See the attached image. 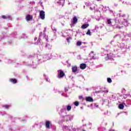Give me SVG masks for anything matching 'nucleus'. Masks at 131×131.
<instances>
[{"label": "nucleus", "mask_w": 131, "mask_h": 131, "mask_svg": "<svg viewBox=\"0 0 131 131\" xmlns=\"http://www.w3.org/2000/svg\"><path fill=\"white\" fill-rule=\"evenodd\" d=\"M58 78H62V77H64L65 76V73L62 70H59L58 71Z\"/></svg>", "instance_id": "f257e3e1"}, {"label": "nucleus", "mask_w": 131, "mask_h": 131, "mask_svg": "<svg viewBox=\"0 0 131 131\" xmlns=\"http://www.w3.org/2000/svg\"><path fill=\"white\" fill-rule=\"evenodd\" d=\"M39 16L41 20H45V18H46V13L43 10H41L40 11Z\"/></svg>", "instance_id": "f03ea898"}, {"label": "nucleus", "mask_w": 131, "mask_h": 131, "mask_svg": "<svg viewBox=\"0 0 131 131\" xmlns=\"http://www.w3.org/2000/svg\"><path fill=\"white\" fill-rule=\"evenodd\" d=\"M33 19V16L32 15H30L29 14H28L26 16V20L28 21H32V20Z\"/></svg>", "instance_id": "7ed1b4c3"}, {"label": "nucleus", "mask_w": 131, "mask_h": 131, "mask_svg": "<svg viewBox=\"0 0 131 131\" xmlns=\"http://www.w3.org/2000/svg\"><path fill=\"white\" fill-rule=\"evenodd\" d=\"M85 100L86 102H94V99H93V97H91L90 96L86 97L85 98Z\"/></svg>", "instance_id": "20e7f679"}, {"label": "nucleus", "mask_w": 131, "mask_h": 131, "mask_svg": "<svg viewBox=\"0 0 131 131\" xmlns=\"http://www.w3.org/2000/svg\"><path fill=\"white\" fill-rule=\"evenodd\" d=\"M80 69L83 70V69H85L86 68V64L85 63H81L80 66Z\"/></svg>", "instance_id": "39448f33"}, {"label": "nucleus", "mask_w": 131, "mask_h": 131, "mask_svg": "<svg viewBox=\"0 0 131 131\" xmlns=\"http://www.w3.org/2000/svg\"><path fill=\"white\" fill-rule=\"evenodd\" d=\"M77 67L76 66H74L73 67H72V72L73 73H75V72H76V71H77Z\"/></svg>", "instance_id": "423d86ee"}, {"label": "nucleus", "mask_w": 131, "mask_h": 131, "mask_svg": "<svg viewBox=\"0 0 131 131\" xmlns=\"http://www.w3.org/2000/svg\"><path fill=\"white\" fill-rule=\"evenodd\" d=\"M77 21H78V19H77V17L76 16H75L73 18L72 23L74 24H76V23H77Z\"/></svg>", "instance_id": "0eeeda50"}, {"label": "nucleus", "mask_w": 131, "mask_h": 131, "mask_svg": "<svg viewBox=\"0 0 131 131\" xmlns=\"http://www.w3.org/2000/svg\"><path fill=\"white\" fill-rule=\"evenodd\" d=\"M9 81H10V82H12V83H17V81L16 79L14 78V79H10Z\"/></svg>", "instance_id": "6e6552de"}, {"label": "nucleus", "mask_w": 131, "mask_h": 131, "mask_svg": "<svg viewBox=\"0 0 131 131\" xmlns=\"http://www.w3.org/2000/svg\"><path fill=\"white\" fill-rule=\"evenodd\" d=\"M89 26V24H83V25L81 26V28L82 29H85L86 28H88Z\"/></svg>", "instance_id": "1a4fd4ad"}, {"label": "nucleus", "mask_w": 131, "mask_h": 131, "mask_svg": "<svg viewBox=\"0 0 131 131\" xmlns=\"http://www.w3.org/2000/svg\"><path fill=\"white\" fill-rule=\"evenodd\" d=\"M50 124H51V122L49 121L46 122V128H50Z\"/></svg>", "instance_id": "9d476101"}, {"label": "nucleus", "mask_w": 131, "mask_h": 131, "mask_svg": "<svg viewBox=\"0 0 131 131\" xmlns=\"http://www.w3.org/2000/svg\"><path fill=\"white\" fill-rule=\"evenodd\" d=\"M46 48L47 50H51L52 49V46L50 44H46Z\"/></svg>", "instance_id": "9b49d317"}, {"label": "nucleus", "mask_w": 131, "mask_h": 131, "mask_svg": "<svg viewBox=\"0 0 131 131\" xmlns=\"http://www.w3.org/2000/svg\"><path fill=\"white\" fill-rule=\"evenodd\" d=\"M119 109H120L121 110H122L124 108V105H123L122 104H120L118 106Z\"/></svg>", "instance_id": "f8f14e48"}, {"label": "nucleus", "mask_w": 131, "mask_h": 131, "mask_svg": "<svg viewBox=\"0 0 131 131\" xmlns=\"http://www.w3.org/2000/svg\"><path fill=\"white\" fill-rule=\"evenodd\" d=\"M72 108V107H71V105H68V106H67V110L68 111H70V110H71Z\"/></svg>", "instance_id": "ddd939ff"}, {"label": "nucleus", "mask_w": 131, "mask_h": 131, "mask_svg": "<svg viewBox=\"0 0 131 131\" xmlns=\"http://www.w3.org/2000/svg\"><path fill=\"white\" fill-rule=\"evenodd\" d=\"M72 39V38L71 37H70L69 38H67V42L69 43H70V40Z\"/></svg>", "instance_id": "4468645a"}, {"label": "nucleus", "mask_w": 131, "mask_h": 131, "mask_svg": "<svg viewBox=\"0 0 131 131\" xmlns=\"http://www.w3.org/2000/svg\"><path fill=\"white\" fill-rule=\"evenodd\" d=\"M81 45H82L81 41H78L77 42V46H78V47L81 46Z\"/></svg>", "instance_id": "2eb2a0df"}, {"label": "nucleus", "mask_w": 131, "mask_h": 131, "mask_svg": "<svg viewBox=\"0 0 131 131\" xmlns=\"http://www.w3.org/2000/svg\"><path fill=\"white\" fill-rule=\"evenodd\" d=\"M107 82H108L109 83H111V82H112V79H111V78H107Z\"/></svg>", "instance_id": "dca6fc26"}, {"label": "nucleus", "mask_w": 131, "mask_h": 131, "mask_svg": "<svg viewBox=\"0 0 131 131\" xmlns=\"http://www.w3.org/2000/svg\"><path fill=\"white\" fill-rule=\"evenodd\" d=\"M75 106H78L79 105V102L78 101H75L74 102Z\"/></svg>", "instance_id": "f3484780"}, {"label": "nucleus", "mask_w": 131, "mask_h": 131, "mask_svg": "<svg viewBox=\"0 0 131 131\" xmlns=\"http://www.w3.org/2000/svg\"><path fill=\"white\" fill-rule=\"evenodd\" d=\"M86 34L87 35H91V30H88L87 32L86 33Z\"/></svg>", "instance_id": "a211bd4d"}, {"label": "nucleus", "mask_w": 131, "mask_h": 131, "mask_svg": "<svg viewBox=\"0 0 131 131\" xmlns=\"http://www.w3.org/2000/svg\"><path fill=\"white\" fill-rule=\"evenodd\" d=\"M10 105H6L4 106V107L6 108V109H9L10 108Z\"/></svg>", "instance_id": "6ab92c4d"}, {"label": "nucleus", "mask_w": 131, "mask_h": 131, "mask_svg": "<svg viewBox=\"0 0 131 131\" xmlns=\"http://www.w3.org/2000/svg\"><path fill=\"white\" fill-rule=\"evenodd\" d=\"M107 24H111V20H110V19H107Z\"/></svg>", "instance_id": "aec40b11"}, {"label": "nucleus", "mask_w": 131, "mask_h": 131, "mask_svg": "<svg viewBox=\"0 0 131 131\" xmlns=\"http://www.w3.org/2000/svg\"><path fill=\"white\" fill-rule=\"evenodd\" d=\"M3 19H7L8 18L6 15H2Z\"/></svg>", "instance_id": "412c9836"}, {"label": "nucleus", "mask_w": 131, "mask_h": 131, "mask_svg": "<svg viewBox=\"0 0 131 131\" xmlns=\"http://www.w3.org/2000/svg\"><path fill=\"white\" fill-rule=\"evenodd\" d=\"M79 99L80 100H82V99H83V97H82V96H79Z\"/></svg>", "instance_id": "4be33fe9"}, {"label": "nucleus", "mask_w": 131, "mask_h": 131, "mask_svg": "<svg viewBox=\"0 0 131 131\" xmlns=\"http://www.w3.org/2000/svg\"><path fill=\"white\" fill-rule=\"evenodd\" d=\"M37 40V37H35V38H34V40Z\"/></svg>", "instance_id": "5701e85b"}, {"label": "nucleus", "mask_w": 131, "mask_h": 131, "mask_svg": "<svg viewBox=\"0 0 131 131\" xmlns=\"http://www.w3.org/2000/svg\"><path fill=\"white\" fill-rule=\"evenodd\" d=\"M110 131H115V130L112 129V130H110Z\"/></svg>", "instance_id": "b1692460"}, {"label": "nucleus", "mask_w": 131, "mask_h": 131, "mask_svg": "<svg viewBox=\"0 0 131 131\" xmlns=\"http://www.w3.org/2000/svg\"><path fill=\"white\" fill-rule=\"evenodd\" d=\"M129 131H131V128L129 129Z\"/></svg>", "instance_id": "393cba45"}]
</instances>
